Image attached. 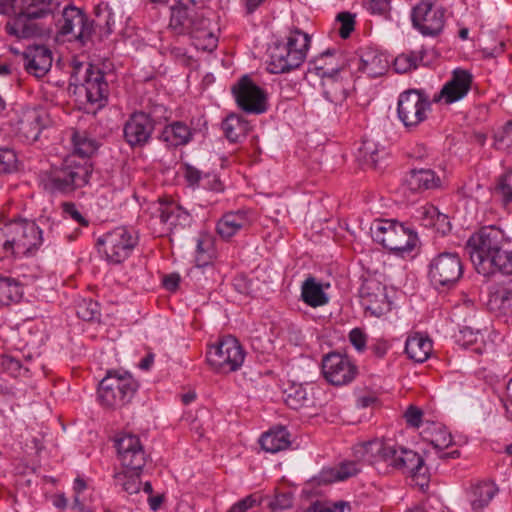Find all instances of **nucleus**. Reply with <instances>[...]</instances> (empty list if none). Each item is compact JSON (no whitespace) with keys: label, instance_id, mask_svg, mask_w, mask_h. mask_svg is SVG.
I'll return each mask as SVG.
<instances>
[{"label":"nucleus","instance_id":"obj_1","mask_svg":"<svg viewBox=\"0 0 512 512\" xmlns=\"http://www.w3.org/2000/svg\"><path fill=\"white\" fill-rule=\"evenodd\" d=\"M354 455L368 463L383 462L409 474L421 489L429 482V470L418 453L398 446L392 439L376 438L354 447Z\"/></svg>","mask_w":512,"mask_h":512},{"label":"nucleus","instance_id":"obj_2","mask_svg":"<svg viewBox=\"0 0 512 512\" xmlns=\"http://www.w3.org/2000/svg\"><path fill=\"white\" fill-rule=\"evenodd\" d=\"M74 151L61 167L54 168L44 179V186L51 192L68 193L88 183L92 173L89 157L98 149V143L85 132H73Z\"/></svg>","mask_w":512,"mask_h":512},{"label":"nucleus","instance_id":"obj_3","mask_svg":"<svg viewBox=\"0 0 512 512\" xmlns=\"http://www.w3.org/2000/svg\"><path fill=\"white\" fill-rule=\"evenodd\" d=\"M504 242V232L495 226L483 227L471 235L466 252L479 274H512V251L503 249Z\"/></svg>","mask_w":512,"mask_h":512},{"label":"nucleus","instance_id":"obj_4","mask_svg":"<svg viewBox=\"0 0 512 512\" xmlns=\"http://www.w3.org/2000/svg\"><path fill=\"white\" fill-rule=\"evenodd\" d=\"M42 233L33 221L0 218V258L35 255L43 245Z\"/></svg>","mask_w":512,"mask_h":512},{"label":"nucleus","instance_id":"obj_5","mask_svg":"<svg viewBox=\"0 0 512 512\" xmlns=\"http://www.w3.org/2000/svg\"><path fill=\"white\" fill-rule=\"evenodd\" d=\"M310 45L309 34H284L268 48L266 70L271 74L288 73L305 60Z\"/></svg>","mask_w":512,"mask_h":512},{"label":"nucleus","instance_id":"obj_6","mask_svg":"<svg viewBox=\"0 0 512 512\" xmlns=\"http://www.w3.org/2000/svg\"><path fill=\"white\" fill-rule=\"evenodd\" d=\"M370 230L376 242L401 257L411 253L418 244L417 233L395 220H376Z\"/></svg>","mask_w":512,"mask_h":512},{"label":"nucleus","instance_id":"obj_7","mask_svg":"<svg viewBox=\"0 0 512 512\" xmlns=\"http://www.w3.org/2000/svg\"><path fill=\"white\" fill-rule=\"evenodd\" d=\"M138 383L130 372L110 370L98 387V399L106 407H121L131 401Z\"/></svg>","mask_w":512,"mask_h":512},{"label":"nucleus","instance_id":"obj_8","mask_svg":"<svg viewBox=\"0 0 512 512\" xmlns=\"http://www.w3.org/2000/svg\"><path fill=\"white\" fill-rule=\"evenodd\" d=\"M71 67V84L82 87L89 103L103 106L108 96V84L103 73L91 64L79 61L76 57L73 58Z\"/></svg>","mask_w":512,"mask_h":512},{"label":"nucleus","instance_id":"obj_9","mask_svg":"<svg viewBox=\"0 0 512 512\" xmlns=\"http://www.w3.org/2000/svg\"><path fill=\"white\" fill-rule=\"evenodd\" d=\"M206 359L213 370L228 374L242 367L245 351L236 338L226 336L208 347Z\"/></svg>","mask_w":512,"mask_h":512},{"label":"nucleus","instance_id":"obj_10","mask_svg":"<svg viewBox=\"0 0 512 512\" xmlns=\"http://www.w3.org/2000/svg\"><path fill=\"white\" fill-rule=\"evenodd\" d=\"M38 0H0V13L13 14V24L7 23L9 32H38L39 28L32 23L33 20L48 15V10L39 7Z\"/></svg>","mask_w":512,"mask_h":512},{"label":"nucleus","instance_id":"obj_11","mask_svg":"<svg viewBox=\"0 0 512 512\" xmlns=\"http://www.w3.org/2000/svg\"><path fill=\"white\" fill-rule=\"evenodd\" d=\"M138 241L134 230L127 227H117L107 232L99 239L102 252L110 263L118 264L127 259Z\"/></svg>","mask_w":512,"mask_h":512},{"label":"nucleus","instance_id":"obj_12","mask_svg":"<svg viewBox=\"0 0 512 512\" xmlns=\"http://www.w3.org/2000/svg\"><path fill=\"white\" fill-rule=\"evenodd\" d=\"M430 106V101L419 91H405L398 98V118L405 127H416L427 118Z\"/></svg>","mask_w":512,"mask_h":512},{"label":"nucleus","instance_id":"obj_13","mask_svg":"<svg viewBox=\"0 0 512 512\" xmlns=\"http://www.w3.org/2000/svg\"><path fill=\"white\" fill-rule=\"evenodd\" d=\"M462 264L456 253L444 252L432 259L429 265V277L436 287H450L462 275Z\"/></svg>","mask_w":512,"mask_h":512},{"label":"nucleus","instance_id":"obj_14","mask_svg":"<svg viewBox=\"0 0 512 512\" xmlns=\"http://www.w3.org/2000/svg\"><path fill=\"white\" fill-rule=\"evenodd\" d=\"M359 294L361 306L371 316L380 317L391 309L387 286L375 278L366 279Z\"/></svg>","mask_w":512,"mask_h":512},{"label":"nucleus","instance_id":"obj_15","mask_svg":"<svg viewBox=\"0 0 512 512\" xmlns=\"http://www.w3.org/2000/svg\"><path fill=\"white\" fill-rule=\"evenodd\" d=\"M233 94L238 106L248 113L261 114L268 108V96L265 90L257 86L249 77H242L234 85Z\"/></svg>","mask_w":512,"mask_h":512},{"label":"nucleus","instance_id":"obj_16","mask_svg":"<svg viewBox=\"0 0 512 512\" xmlns=\"http://www.w3.org/2000/svg\"><path fill=\"white\" fill-rule=\"evenodd\" d=\"M422 440L429 446L424 450L426 460H429L432 454L439 458H457L458 450L454 449L445 452L453 446V438L451 433L440 423H428L421 431Z\"/></svg>","mask_w":512,"mask_h":512},{"label":"nucleus","instance_id":"obj_17","mask_svg":"<svg viewBox=\"0 0 512 512\" xmlns=\"http://www.w3.org/2000/svg\"><path fill=\"white\" fill-rule=\"evenodd\" d=\"M117 459L128 471H141L145 465V453L138 436L130 433L118 434L115 438Z\"/></svg>","mask_w":512,"mask_h":512},{"label":"nucleus","instance_id":"obj_18","mask_svg":"<svg viewBox=\"0 0 512 512\" xmlns=\"http://www.w3.org/2000/svg\"><path fill=\"white\" fill-rule=\"evenodd\" d=\"M322 371L329 383L335 386H343L355 379L358 368L348 356L330 353L322 361Z\"/></svg>","mask_w":512,"mask_h":512},{"label":"nucleus","instance_id":"obj_19","mask_svg":"<svg viewBox=\"0 0 512 512\" xmlns=\"http://www.w3.org/2000/svg\"><path fill=\"white\" fill-rule=\"evenodd\" d=\"M473 80L474 76L469 70L455 68L451 72L449 80L434 96V101L450 105L464 99L471 90Z\"/></svg>","mask_w":512,"mask_h":512},{"label":"nucleus","instance_id":"obj_20","mask_svg":"<svg viewBox=\"0 0 512 512\" xmlns=\"http://www.w3.org/2000/svg\"><path fill=\"white\" fill-rule=\"evenodd\" d=\"M413 27L420 32H441L445 23V11L429 1L418 3L411 12Z\"/></svg>","mask_w":512,"mask_h":512},{"label":"nucleus","instance_id":"obj_21","mask_svg":"<svg viewBox=\"0 0 512 512\" xmlns=\"http://www.w3.org/2000/svg\"><path fill=\"white\" fill-rule=\"evenodd\" d=\"M49 118L45 110L40 108H25L17 120L19 135L27 142L36 141L41 131L48 125Z\"/></svg>","mask_w":512,"mask_h":512},{"label":"nucleus","instance_id":"obj_22","mask_svg":"<svg viewBox=\"0 0 512 512\" xmlns=\"http://www.w3.org/2000/svg\"><path fill=\"white\" fill-rule=\"evenodd\" d=\"M153 129V122L146 113H133L124 124L125 141L131 147L143 146L150 139Z\"/></svg>","mask_w":512,"mask_h":512},{"label":"nucleus","instance_id":"obj_23","mask_svg":"<svg viewBox=\"0 0 512 512\" xmlns=\"http://www.w3.org/2000/svg\"><path fill=\"white\" fill-rule=\"evenodd\" d=\"M155 213L164 225L163 232L172 233L191 223L190 214L174 201L162 200L155 205Z\"/></svg>","mask_w":512,"mask_h":512},{"label":"nucleus","instance_id":"obj_24","mask_svg":"<svg viewBox=\"0 0 512 512\" xmlns=\"http://www.w3.org/2000/svg\"><path fill=\"white\" fill-rule=\"evenodd\" d=\"M25 70L37 77L45 76L53 63L52 52L44 45H32L23 53Z\"/></svg>","mask_w":512,"mask_h":512},{"label":"nucleus","instance_id":"obj_25","mask_svg":"<svg viewBox=\"0 0 512 512\" xmlns=\"http://www.w3.org/2000/svg\"><path fill=\"white\" fill-rule=\"evenodd\" d=\"M253 221V215L249 211L228 212L217 221L216 232L222 239L228 240L241 231L247 230Z\"/></svg>","mask_w":512,"mask_h":512},{"label":"nucleus","instance_id":"obj_26","mask_svg":"<svg viewBox=\"0 0 512 512\" xmlns=\"http://www.w3.org/2000/svg\"><path fill=\"white\" fill-rule=\"evenodd\" d=\"M390 58L380 49L366 47L359 54V70L370 77H379L389 68Z\"/></svg>","mask_w":512,"mask_h":512},{"label":"nucleus","instance_id":"obj_27","mask_svg":"<svg viewBox=\"0 0 512 512\" xmlns=\"http://www.w3.org/2000/svg\"><path fill=\"white\" fill-rule=\"evenodd\" d=\"M414 219L420 225L434 229L437 233L446 234L450 231V222L448 217L440 213L439 210L432 204H425L418 207L414 213Z\"/></svg>","mask_w":512,"mask_h":512},{"label":"nucleus","instance_id":"obj_28","mask_svg":"<svg viewBox=\"0 0 512 512\" xmlns=\"http://www.w3.org/2000/svg\"><path fill=\"white\" fill-rule=\"evenodd\" d=\"M329 283H323L315 277H308L301 285V300L308 306L317 308L329 303L327 290Z\"/></svg>","mask_w":512,"mask_h":512},{"label":"nucleus","instance_id":"obj_29","mask_svg":"<svg viewBox=\"0 0 512 512\" xmlns=\"http://www.w3.org/2000/svg\"><path fill=\"white\" fill-rule=\"evenodd\" d=\"M488 308L499 316L512 321V289L503 285L493 286L489 292Z\"/></svg>","mask_w":512,"mask_h":512},{"label":"nucleus","instance_id":"obj_30","mask_svg":"<svg viewBox=\"0 0 512 512\" xmlns=\"http://www.w3.org/2000/svg\"><path fill=\"white\" fill-rule=\"evenodd\" d=\"M59 32H90L92 23L89 22L86 14L75 6H67L63 9L61 18L58 20Z\"/></svg>","mask_w":512,"mask_h":512},{"label":"nucleus","instance_id":"obj_31","mask_svg":"<svg viewBox=\"0 0 512 512\" xmlns=\"http://www.w3.org/2000/svg\"><path fill=\"white\" fill-rule=\"evenodd\" d=\"M497 492L496 485L490 481L478 482L472 485L468 493L472 510L475 512L483 510L489 505Z\"/></svg>","mask_w":512,"mask_h":512},{"label":"nucleus","instance_id":"obj_32","mask_svg":"<svg viewBox=\"0 0 512 512\" xmlns=\"http://www.w3.org/2000/svg\"><path fill=\"white\" fill-rule=\"evenodd\" d=\"M431 339L422 333L411 334L405 344V351L409 358L416 362L426 361L432 353Z\"/></svg>","mask_w":512,"mask_h":512},{"label":"nucleus","instance_id":"obj_33","mask_svg":"<svg viewBox=\"0 0 512 512\" xmlns=\"http://www.w3.org/2000/svg\"><path fill=\"white\" fill-rule=\"evenodd\" d=\"M344 67L342 54L333 49L323 52L316 60V69L323 79L336 77Z\"/></svg>","mask_w":512,"mask_h":512},{"label":"nucleus","instance_id":"obj_34","mask_svg":"<svg viewBox=\"0 0 512 512\" xmlns=\"http://www.w3.org/2000/svg\"><path fill=\"white\" fill-rule=\"evenodd\" d=\"M412 191L434 189L441 186V179L430 169L412 170L405 179Z\"/></svg>","mask_w":512,"mask_h":512},{"label":"nucleus","instance_id":"obj_35","mask_svg":"<svg viewBox=\"0 0 512 512\" xmlns=\"http://www.w3.org/2000/svg\"><path fill=\"white\" fill-rule=\"evenodd\" d=\"M259 442L263 450L269 453L285 450L291 444L290 435L284 427L270 429L261 436Z\"/></svg>","mask_w":512,"mask_h":512},{"label":"nucleus","instance_id":"obj_36","mask_svg":"<svg viewBox=\"0 0 512 512\" xmlns=\"http://www.w3.org/2000/svg\"><path fill=\"white\" fill-rule=\"evenodd\" d=\"M359 471L360 467L355 461H346L338 466L323 469L318 476V480L324 484L345 481L355 476Z\"/></svg>","mask_w":512,"mask_h":512},{"label":"nucleus","instance_id":"obj_37","mask_svg":"<svg viewBox=\"0 0 512 512\" xmlns=\"http://www.w3.org/2000/svg\"><path fill=\"white\" fill-rule=\"evenodd\" d=\"M323 85L325 98L335 105H342L350 91L349 83L337 77L324 79Z\"/></svg>","mask_w":512,"mask_h":512},{"label":"nucleus","instance_id":"obj_38","mask_svg":"<svg viewBox=\"0 0 512 512\" xmlns=\"http://www.w3.org/2000/svg\"><path fill=\"white\" fill-rule=\"evenodd\" d=\"M191 137V129L182 122H174L166 126L162 132L163 140L171 146L185 145Z\"/></svg>","mask_w":512,"mask_h":512},{"label":"nucleus","instance_id":"obj_39","mask_svg":"<svg viewBox=\"0 0 512 512\" xmlns=\"http://www.w3.org/2000/svg\"><path fill=\"white\" fill-rule=\"evenodd\" d=\"M22 296L23 287L17 280L0 275V305L18 303Z\"/></svg>","mask_w":512,"mask_h":512},{"label":"nucleus","instance_id":"obj_40","mask_svg":"<svg viewBox=\"0 0 512 512\" xmlns=\"http://www.w3.org/2000/svg\"><path fill=\"white\" fill-rule=\"evenodd\" d=\"M249 123L241 116L229 115L222 123L225 136L231 142L240 141L249 131Z\"/></svg>","mask_w":512,"mask_h":512},{"label":"nucleus","instance_id":"obj_41","mask_svg":"<svg viewBox=\"0 0 512 512\" xmlns=\"http://www.w3.org/2000/svg\"><path fill=\"white\" fill-rule=\"evenodd\" d=\"M386 156V151L373 140H364L359 148V159L366 165L376 167Z\"/></svg>","mask_w":512,"mask_h":512},{"label":"nucleus","instance_id":"obj_42","mask_svg":"<svg viewBox=\"0 0 512 512\" xmlns=\"http://www.w3.org/2000/svg\"><path fill=\"white\" fill-rule=\"evenodd\" d=\"M93 489L89 483L81 477H77L73 483V502L71 507H88L92 499Z\"/></svg>","mask_w":512,"mask_h":512},{"label":"nucleus","instance_id":"obj_43","mask_svg":"<svg viewBox=\"0 0 512 512\" xmlns=\"http://www.w3.org/2000/svg\"><path fill=\"white\" fill-rule=\"evenodd\" d=\"M483 335L480 331H474L470 327H465L462 330H460L459 336H458V342L464 346L465 348H471L477 353H482L484 350L480 345H478V342H482Z\"/></svg>","mask_w":512,"mask_h":512},{"label":"nucleus","instance_id":"obj_44","mask_svg":"<svg viewBox=\"0 0 512 512\" xmlns=\"http://www.w3.org/2000/svg\"><path fill=\"white\" fill-rule=\"evenodd\" d=\"M140 471H128L123 469L116 474V480L128 494H134L140 491L141 483L139 481Z\"/></svg>","mask_w":512,"mask_h":512},{"label":"nucleus","instance_id":"obj_45","mask_svg":"<svg viewBox=\"0 0 512 512\" xmlns=\"http://www.w3.org/2000/svg\"><path fill=\"white\" fill-rule=\"evenodd\" d=\"M192 23L190 12L184 5H177L171 9L170 27L173 29H189Z\"/></svg>","mask_w":512,"mask_h":512},{"label":"nucleus","instance_id":"obj_46","mask_svg":"<svg viewBox=\"0 0 512 512\" xmlns=\"http://www.w3.org/2000/svg\"><path fill=\"white\" fill-rule=\"evenodd\" d=\"M214 257L212 243L209 237L199 238L196 246V263L198 266H206Z\"/></svg>","mask_w":512,"mask_h":512},{"label":"nucleus","instance_id":"obj_47","mask_svg":"<svg viewBox=\"0 0 512 512\" xmlns=\"http://www.w3.org/2000/svg\"><path fill=\"white\" fill-rule=\"evenodd\" d=\"M419 58L415 53H402L398 55L393 62V67L397 73H407L417 68Z\"/></svg>","mask_w":512,"mask_h":512},{"label":"nucleus","instance_id":"obj_48","mask_svg":"<svg viewBox=\"0 0 512 512\" xmlns=\"http://www.w3.org/2000/svg\"><path fill=\"white\" fill-rule=\"evenodd\" d=\"M190 36L192 44L197 50L212 52L217 47L216 34H190Z\"/></svg>","mask_w":512,"mask_h":512},{"label":"nucleus","instance_id":"obj_49","mask_svg":"<svg viewBox=\"0 0 512 512\" xmlns=\"http://www.w3.org/2000/svg\"><path fill=\"white\" fill-rule=\"evenodd\" d=\"M285 401L292 409H299L306 406L309 399L305 389L299 386L287 394Z\"/></svg>","mask_w":512,"mask_h":512},{"label":"nucleus","instance_id":"obj_50","mask_svg":"<svg viewBox=\"0 0 512 512\" xmlns=\"http://www.w3.org/2000/svg\"><path fill=\"white\" fill-rule=\"evenodd\" d=\"M17 168V156L8 148H0V172L10 173Z\"/></svg>","mask_w":512,"mask_h":512},{"label":"nucleus","instance_id":"obj_51","mask_svg":"<svg viewBox=\"0 0 512 512\" xmlns=\"http://www.w3.org/2000/svg\"><path fill=\"white\" fill-rule=\"evenodd\" d=\"M293 496L290 492H277L275 496L269 500L268 507L273 510H284L292 506Z\"/></svg>","mask_w":512,"mask_h":512},{"label":"nucleus","instance_id":"obj_52","mask_svg":"<svg viewBox=\"0 0 512 512\" xmlns=\"http://www.w3.org/2000/svg\"><path fill=\"white\" fill-rule=\"evenodd\" d=\"M345 508H349V503L345 501L316 502L306 512H343Z\"/></svg>","mask_w":512,"mask_h":512},{"label":"nucleus","instance_id":"obj_53","mask_svg":"<svg viewBox=\"0 0 512 512\" xmlns=\"http://www.w3.org/2000/svg\"><path fill=\"white\" fill-rule=\"evenodd\" d=\"M495 146L497 149L505 150L512 145V122L507 123L495 134Z\"/></svg>","mask_w":512,"mask_h":512},{"label":"nucleus","instance_id":"obj_54","mask_svg":"<svg viewBox=\"0 0 512 512\" xmlns=\"http://www.w3.org/2000/svg\"><path fill=\"white\" fill-rule=\"evenodd\" d=\"M494 197L499 198L505 205L512 202V187L507 178L499 179L494 189Z\"/></svg>","mask_w":512,"mask_h":512},{"label":"nucleus","instance_id":"obj_55","mask_svg":"<svg viewBox=\"0 0 512 512\" xmlns=\"http://www.w3.org/2000/svg\"><path fill=\"white\" fill-rule=\"evenodd\" d=\"M63 36H67L68 34H62ZM71 37L67 39L68 41V49L71 52H77L82 50L85 47H88L91 43L90 35L91 34H69Z\"/></svg>","mask_w":512,"mask_h":512},{"label":"nucleus","instance_id":"obj_56","mask_svg":"<svg viewBox=\"0 0 512 512\" xmlns=\"http://www.w3.org/2000/svg\"><path fill=\"white\" fill-rule=\"evenodd\" d=\"M62 209L65 218H69L81 226H88V220L82 215L75 204L69 202L63 203Z\"/></svg>","mask_w":512,"mask_h":512},{"label":"nucleus","instance_id":"obj_57","mask_svg":"<svg viewBox=\"0 0 512 512\" xmlns=\"http://www.w3.org/2000/svg\"><path fill=\"white\" fill-rule=\"evenodd\" d=\"M182 174L188 186L196 188L201 182L203 173L197 168L185 164L182 166Z\"/></svg>","mask_w":512,"mask_h":512},{"label":"nucleus","instance_id":"obj_58","mask_svg":"<svg viewBox=\"0 0 512 512\" xmlns=\"http://www.w3.org/2000/svg\"><path fill=\"white\" fill-rule=\"evenodd\" d=\"M261 501L262 499L260 496L251 494L233 504L227 512H246L253 506L260 504Z\"/></svg>","mask_w":512,"mask_h":512},{"label":"nucleus","instance_id":"obj_59","mask_svg":"<svg viewBox=\"0 0 512 512\" xmlns=\"http://www.w3.org/2000/svg\"><path fill=\"white\" fill-rule=\"evenodd\" d=\"M407 424L414 428H419L422 424L424 413L417 406L410 405L404 413Z\"/></svg>","mask_w":512,"mask_h":512},{"label":"nucleus","instance_id":"obj_60","mask_svg":"<svg viewBox=\"0 0 512 512\" xmlns=\"http://www.w3.org/2000/svg\"><path fill=\"white\" fill-rule=\"evenodd\" d=\"M356 15L347 11L340 12L336 16V21L340 23L338 32H353L355 29Z\"/></svg>","mask_w":512,"mask_h":512},{"label":"nucleus","instance_id":"obj_61","mask_svg":"<svg viewBox=\"0 0 512 512\" xmlns=\"http://www.w3.org/2000/svg\"><path fill=\"white\" fill-rule=\"evenodd\" d=\"M349 341L358 352H362L366 348L367 335L362 329L354 328L349 333Z\"/></svg>","mask_w":512,"mask_h":512},{"label":"nucleus","instance_id":"obj_62","mask_svg":"<svg viewBox=\"0 0 512 512\" xmlns=\"http://www.w3.org/2000/svg\"><path fill=\"white\" fill-rule=\"evenodd\" d=\"M198 188H203L211 191H221L222 183L218 176L214 173H205L202 175L201 182Z\"/></svg>","mask_w":512,"mask_h":512},{"label":"nucleus","instance_id":"obj_63","mask_svg":"<svg viewBox=\"0 0 512 512\" xmlns=\"http://www.w3.org/2000/svg\"><path fill=\"white\" fill-rule=\"evenodd\" d=\"M365 7L371 14L385 15L389 11V0H366Z\"/></svg>","mask_w":512,"mask_h":512},{"label":"nucleus","instance_id":"obj_64","mask_svg":"<svg viewBox=\"0 0 512 512\" xmlns=\"http://www.w3.org/2000/svg\"><path fill=\"white\" fill-rule=\"evenodd\" d=\"M162 283L168 291H176L180 283V276L176 273L165 275L162 279Z\"/></svg>","mask_w":512,"mask_h":512}]
</instances>
